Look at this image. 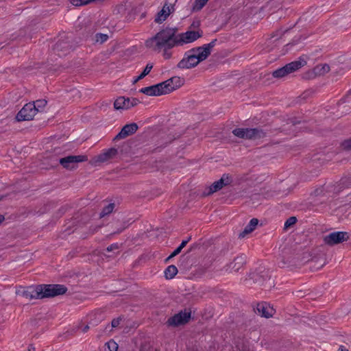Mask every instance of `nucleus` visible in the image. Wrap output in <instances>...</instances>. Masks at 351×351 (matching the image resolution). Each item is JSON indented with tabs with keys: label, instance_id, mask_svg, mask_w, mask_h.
<instances>
[{
	"label": "nucleus",
	"instance_id": "f257e3e1",
	"mask_svg": "<svg viewBox=\"0 0 351 351\" xmlns=\"http://www.w3.org/2000/svg\"><path fill=\"white\" fill-rule=\"evenodd\" d=\"M216 40H212L202 47L193 48L186 51L184 58L178 64V67L188 69L197 66L200 62L206 60L211 53L212 48L215 45Z\"/></svg>",
	"mask_w": 351,
	"mask_h": 351
},
{
	"label": "nucleus",
	"instance_id": "f03ea898",
	"mask_svg": "<svg viewBox=\"0 0 351 351\" xmlns=\"http://www.w3.org/2000/svg\"><path fill=\"white\" fill-rule=\"evenodd\" d=\"M176 31V28L162 29L154 37L146 40V47L156 51H160L162 48H173L174 46L178 45Z\"/></svg>",
	"mask_w": 351,
	"mask_h": 351
},
{
	"label": "nucleus",
	"instance_id": "7ed1b4c3",
	"mask_svg": "<svg viewBox=\"0 0 351 351\" xmlns=\"http://www.w3.org/2000/svg\"><path fill=\"white\" fill-rule=\"evenodd\" d=\"M234 135L246 139H260L265 136V133L258 128H236L232 131Z\"/></svg>",
	"mask_w": 351,
	"mask_h": 351
},
{
	"label": "nucleus",
	"instance_id": "20e7f679",
	"mask_svg": "<svg viewBox=\"0 0 351 351\" xmlns=\"http://www.w3.org/2000/svg\"><path fill=\"white\" fill-rule=\"evenodd\" d=\"M43 298L55 297L66 293L67 289L63 285H40Z\"/></svg>",
	"mask_w": 351,
	"mask_h": 351
},
{
	"label": "nucleus",
	"instance_id": "39448f33",
	"mask_svg": "<svg viewBox=\"0 0 351 351\" xmlns=\"http://www.w3.org/2000/svg\"><path fill=\"white\" fill-rule=\"evenodd\" d=\"M305 64L306 61L304 60L300 59L299 60L290 62L285 66L276 69L273 72L272 75L276 78L282 77L300 69Z\"/></svg>",
	"mask_w": 351,
	"mask_h": 351
},
{
	"label": "nucleus",
	"instance_id": "423d86ee",
	"mask_svg": "<svg viewBox=\"0 0 351 351\" xmlns=\"http://www.w3.org/2000/svg\"><path fill=\"white\" fill-rule=\"evenodd\" d=\"M202 35V32L199 30L187 31L184 33L177 34V45H183L184 44L191 43Z\"/></svg>",
	"mask_w": 351,
	"mask_h": 351
},
{
	"label": "nucleus",
	"instance_id": "0eeeda50",
	"mask_svg": "<svg viewBox=\"0 0 351 351\" xmlns=\"http://www.w3.org/2000/svg\"><path fill=\"white\" fill-rule=\"evenodd\" d=\"M88 160V157L84 155L68 156L60 159V165L66 169H74L79 162Z\"/></svg>",
	"mask_w": 351,
	"mask_h": 351
},
{
	"label": "nucleus",
	"instance_id": "6e6552de",
	"mask_svg": "<svg viewBox=\"0 0 351 351\" xmlns=\"http://www.w3.org/2000/svg\"><path fill=\"white\" fill-rule=\"evenodd\" d=\"M36 113L35 105L28 103L18 112L16 119L19 121H29L34 118Z\"/></svg>",
	"mask_w": 351,
	"mask_h": 351
},
{
	"label": "nucleus",
	"instance_id": "1a4fd4ad",
	"mask_svg": "<svg viewBox=\"0 0 351 351\" xmlns=\"http://www.w3.org/2000/svg\"><path fill=\"white\" fill-rule=\"evenodd\" d=\"M138 104V100L136 98L119 97L115 100L114 107L116 110H125L136 106Z\"/></svg>",
	"mask_w": 351,
	"mask_h": 351
},
{
	"label": "nucleus",
	"instance_id": "9d476101",
	"mask_svg": "<svg viewBox=\"0 0 351 351\" xmlns=\"http://www.w3.org/2000/svg\"><path fill=\"white\" fill-rule=\"evenodd\" d=\"M162 84L166 95L181 87L184 84V80L178 76H174L162 82Z\"/></svg>",
	"mask_w": 351,
	"mask_h": 351
},
{
	"label": "nucleus",
	"instance_id": "9b49d317",
	"mask_svg": "<svg viewBox=\"0 0 351 351\" xmlns=\"http://www.w3.org/2000/svg\"><path fill=\"white\" fill-rule=\"evenodd\" d=\"M348 239V233L346 232H334L326 235L324 241L325 243L332 245L347 241Z\"/></svg>",
	"mask_w": 351,
	"mask_h": 351
},
{
	"label": "nucleus",
	"instance_id": "f8f14e48",
	"mask_svg": "<svg viewBox=\"0 0 351 351\" xmlns=\"http://www.w3.org/2000/svg\"><path fill=\"white\" fill-rule=\"evenodd\" d=\"M140 92L149 96H160L165 95L162 82L156 85L142 88L140 90Z\"/></svg>",
	"mask_w": 351,
	"mask_h": 351
},
{
	"label": "nucleus",
	"instance_id": "ddd939ff",
	"mask_svg": "<svg viewBox=\"0 0 351 351\" xmlns=\"http://www.w3.org/2000/svg\"><path fill=\"white\" fill-rule=\"evenodd\" d=\"M191 317L189 312H180L168 319V324L171 326H178L187 322Z\"/></svg>",
	"mask_w": 351,
	"mask_h": 351
},
{
	"label": "nucleus",
	"instance_id": "4468645a",
	"mask_svg": "<svg viewBox=\"0 0 351 351\" xmlns=\"http://www.w3.org/2000/svg\"><path fill=\"white\" fill-rule=\"evenodd\" d=\"M174 11L173 5L165 3L162 10L157 14L155 18V22L161 23L165 21L167 16Z\"/></svg>",
	"mask_w": 351,
	"mask_h": 351
},
{
	"label": "nucleus",
	"instance_id": "2eb2a0df",
	"mask_svg": "<svg viewBox=\"0 0 351 351\" xmlns=\"http://www.w3.org/2000/svg\"><path fill=\"white\" fill-rule=\"evenodd\" d=\"M138 130V125L135 123H132L130 124H126L121 130L117 134L115 138L116 139H121L124 138L136 132Z\"/></svg>",
	"mask_w": 351,
	"mask_h": 351
},
{
	"label": "nucleus",
	"instance_id": "dca6fc26",
	"mask_svg": "<svg viewBox=\"0 0 351 351\" xmlns=\"http://www.w3.org/2000/svg\"><path fill=\"white\" fill-rule=\"evenodd\" d=\"M40 285L36 287H29L26 290H24L22 293V295L27 299H42L43 295L41 294Z\"/></svg>",
	"mask_w": 351,
	"mask_h": 351
},
{
	"label": "nucleus",
	"instance_id": "f3484780",
	"mask_svg": "<svg viewBox=\"0 0 351 351\" xmlns=\"http://www.w3.org/2000/svg\"><path fill=\"white\" fill-rule=\"evenodd\" d=\"M257 311L258 313L265 317L269 318L273 316L275 310L267 302H262L257 305Z\"/></svg>",
	"mask_w": 351,
	"mask_h": 351
},
{
	"label": "nucleus",
	"instance_id": "a211bd4d",
	"mask_svg": "<svg viewBox=\"0 0 351 351\" xmlns=\"http://www.w3.org/2000/svg\"><path fill=\"white\" fill-rule=\"evenodd\" d=\"M230 182V179L227 175H223V176L217 181L215 182L210 186L208 194L215 193L221 189L223 186L228 184Z\"/></svg>",
	"mask_w": 351,
	"mask_h": 351
},
{
	"label": "nucleus",
	"instance_id": "6ab92c4d",
	"mask_svg": "<svg viewBox=\"0 0 351 351\" xmlns=\"http://www.w3.org/2000/svg\"><path fill=\"white\" fill-rule=\"evenodd\" d=\"M246 257L245 255L238 256L232 263L228 265L227 270L230 271H238L245 263Z\"/></svg>",
	"mask_w": 351,
	"mask_h": 351
},
{
	"label": "nucleus",
	"instance_id": "aec40b11",
	"mask_svg": "<svg viewBox=\"0 0 351 351\" xmlns=\"http://www.w3.org/2000/svg\"><path fill=\"white\" fill-rule=\"evenodd\" d=\"M258 223V220L257 219H256V218L252 219L250 221L249 223L245 227L243 232H241L239 234V237L243 238L245 237V235L251 233L252 231L254 230V229L257 226Z\"/></svg>",
	"mask_w": 351,
	"mask_h": 351
},
{
	"label": "nucleus",
	"instance_id": "412c9836",
	"mask_svg": "<svg viewBox=\"0 0 351 351\" xmlns=\"http://www.w3.org/2000/svg\"><path fill=\"white\" fill-rule=\"evenodd\" d=\"M117 153V151L114 148H111L108 149L107 151L103 152L97 157V161L99 162H105L108 159L111 158L114 156H115Z\"/></svg>",
	"mask_w": 351,
	"mask_h": 351
},
{
	"label": "nucleus",
	"instance_id": "4be33fe9",
	"mask_svg": "<svg viewBox=\"0 0 351 351\" xmlns=\"http://www.w3.org/2000/svg\"><path fill=\"white\" fill-rule=\"evenodd\" d=\"M178 273V269L175 265H169L165 270V276L167 279H172Z\"/></svg>",
	"mask_w": 351,
	"mask_h": 351
},
{
	"label": "nucleus",
	"instance_id": "5701e85b",
	"mask_svg": "<svg viewBox=\"0 0 351 351\" xmlns=\"http://www.w3.org/2000/svg\"><path fill=\"white\" fill-rule=\"evenodd\" d=\"M47 101L45 99H38L34 101L32 104L35 105V110L36 112H41L44 110L47 105Z\"/></svg>",
	"mask_w": 351,
	"mask_h": 351
},
{
	"label": "nucleus",
	"instance_id": "b1692460",
	"mask_svg": "<svg viewBox=\"0 0 351 351\" xmlns=\"http://www.w3.org/2000/svg\"><path fill=\"white\" fill-rule=\"evenodd\" d=\"M114 208V204L111 203L108 204L106 207H104L100 213V216L101 217L111 213Z\"/></svg>",
	"mask_w": 351,
	"mask_h": 351
},
{
	"label": "nucleus",
	"instance_id": "393cba45",
	"mask_svg": "<svg viewBox=\"0 0 351 351\" xmlns=\"http://www.w3.org/2000/svg\"><path fill=\"white\" fill-rule=\"evenodd\" d=\"M208 0H195L193 8L197 10H201Z\"/></svg>",
	"mask_w": 351,
	"mask_h": 351
},
{
	"label": "nucleus",
	"instance_id": "a878e982",
	"mask_svg": "<svg viewBox=\"0 0 351 351\" xmlns=\"http://www.w3.org/2000/svg\"><path fill=\"white\" fill-rule=\"evenodd\" d=\"M108 38V36L107 34L99 33L95 35V40L97 42H99L100 43L106 42Z\"/></svg>",
	"mask_w": 351,
	"mask_h": 351
},
{
	"label": "nucleus",
	"instance_id": "bb28decb",
	"mask_svg": "<svg viewBox=\"0 0 351 351\" xmlns=\"http://www.w3.org/2000/svg\"><path fill=\"white\" fill-rule=\"evenodd\" d=\"M106 346L109 350V351H117L118 350V344L113 340H110L106 343Z\"/></svg>",
	"mask_w": 351,
	"mask_h": 351
},
{
	"label": "nucleus",
	"instance_id": "cd10ccee",
	"mask_svg": "<svg viewBox=\"0 0 351 351\" xmlns=\"http://www.w3.org/2000/svg\"><path fill=\"white\" fill-rule=\"evenodd\" d=\"M70 2L75 6H81L88 3L87 0H70Z\"/></svg>",
	"mask_w": 351,
	"mask_h": 351
},
{
	"label": "nucleus",
	"instance_id": "c85d7f7f",
	"mask_svg": "<svg viewBox=\"0 0 351 351\" xmlns=\"http://www.w3.org/2000/svg\"><path fill=\"white\" fill-rule=\"evenodd\" d=\"M297 221L296 217H289L285 223V227L288 228L293 224L295 223Z\"/></svg>",
	"mask_w": 351,
	"mask_h": 351
},
{
	"label": "nucleus",
	"instance_id": "c756f323",
	"mask_svg": "<svg viewBox=\"0 0 351 351\" xmlns=\"http://www.w3.org/2000/svg\"><path fill=\"white\" fill-rule=\"evenodd\" d=\"M181 249L178 247L167 258V259L165 260L166 262L169 261L171 258H172L173 257L177 256L178 254L180 253L181 252Z\"/></svg>",
	"mask_w": 351,
	"mask_h": 351
},
{
	"label": "nucleus",
	"instance_id": "7c9ffc66",
	"mask_svg": "<svg viewBox=\"0 0 351 351\" xmlns=\"http://www.w3.org/2000/svg\"><path fill=\"white\" fill-rule=\"evenodd\" d=\"M152 68H153V64L151 63H148L142 72L143 75L146 76L147 75H148L149 73V72L151 71V70L152 69Z\"/></svg>",
	"mask_w": 351,
	"mask_h": 351
},
{
	"label": "nucleus",
	"instance_id": "2f4dec72",
	"mask_svg": "<svg viewBox=\"0 0 351 351\" xmlns=\"http://www.w3.org/2000/svg\"><path fill=\"white\" fill-rule=\"evenodd\" d=\"M344 149L351 150V138L344 141L342 143Z\"/></svg>",
	"mask_w": 351,
	"mask_h": 351
},
{
	"label": "nucleus",
	"instance_id": "473e14b6",
	"mask_svg": "<svg viewBox=\"0 0 351 351\" xmlns=\"http://www.w3.org/2000/svg\"><path fill=\"white\" fill-rule=\"evenodd\" d=\"M162 49L164 50L163 57L165 59H169L171 56V53L169 51L170 49L162 48Z\"/></svg>",
	"mask_w": 351,
	"mask_h": 351
},
{
	"label": "nucleus",
	"instance_id": "72a5a7b5",
	"mask_svg": "<svg viewBox=\"0 0 351 351\" xmlns=\"http://www.w3.org/2000/svg\"><path fill=\"white\" fill-rule=\"evenodd\" d=\"M118 249H119V244L113 243V244H111L110 245H109L106 250L108 252H112L114 250H118Z\"/></svg>",
	"mask_w": 351,
	"mask_h": 351
},
{
	"label": "nucleus",
	"instance_id": "f704fd0d",
	"mask_svg": "<svg viewBox=\"0 0 351 351\" xmlns=\"http://www.w3.org/2000/svg\"><path fill=\"white\" fill-rule=\"evenodd\" d=\"M120 321L121 319L117 318V319H114L112 322H111V326L112 328H116L117 327L119 324H120Z\"/></svg>",
	"mask_w": 351,
	"mask_h": 351
},
{
	"label": "nucleus",
	"instance_id": "c9c22d12",
	"mask_svg": "<svg viewBox=\"0 0 351 351\" xmlns=\"http://www.w3.org/2000/svg\"><path fill=\"white\" fill-rule=\"evenodd\" d=\"M329 69H330L329 66L327 64H324V65L322 66V73L329 71Z\"/></svg>",
	"mask_w": 351,
	"mask_h": 351
},
{
	"label": "nucleus",
	"instance_id": "e433bc0d",
	"mask_svg": "<svg viewBox=\"0 0 351 351\" xmlns=\"http://www.w3.org/2000/svg\"><path fill=\"white\" fill-rule=\"evenodd\" d=\"M145 77V75H143V74L141 73L138 76H137L136 78L134 79V83L137 82L138 81L142 80Z\"/></svg>",
	"mask_w": 351,
	"mask_h": 351
},
{
	"label": "nucleus",
	"instance_id": "4c0bfd02",
	"mask_svg": "<svg viewBox=\"0 0 351 351\" xmlns=\"http://www.w3.org/2000/svg\"><path fill=\"white\" fill-rule=\"evenodd\" d=\"M187 244V241H182L180 245L178 246L181 250H182L186 245Z\"/></svg>",
	"mask_w": 351,
	"mask_h": 351
},
{
	"label": "nucleus",
	"instance_id": "58836bf2",
	"mask_svg": "<svg viewBox=\"0 0 351 351\" xmlns=\"http://www.w3.org/2000/svg\"><path fill=\"white\" fill-rule=\"evenodd\" d=\"M339 351H349L347 348H346L343 346H340L339 348Z\"/></svg>",
	"mask_w": 351,
	"mask_h": 351
},
{
	"label": "nucleus",
	"instance_id": "ea45409f",
	"mask_svg": "<svg viewBox=\"0 0 351 351\" xmlns=\"http://www.w3.org/2000/svg\"><path fill=\"white\" fill-rule=\"evenodd\" d=\"M198 25H199V22H198V21H197V22H193V23H192V26H193V27H197Z\"/></svg>",
	"mask_w": 351,
	"mask_h": 351
},
{
	"label": "nucleus",
	"instance_id": "a19ab883",
	"mask_svg": "<svg viewBox=\"0 0 351 351\" xmlns=\"http://www.w3.org/2000/svg\"><path fill=\"white\" fill-rule=\"evenodd\" d=\"M28 350L29 351H35V348L33 346H29Z\"/></svg>",
	"mask_w": 351,
	"mask_h": 351
},
{
	"label": "nucleus",
	"instance_id": "79ce46f5",
	"mask_svg": "<svg viewBox=\"0 0 351 351\" xmlns=\"http://www.w3.org/2000/svg\"><path fill=\"white\" fill-rule=\"evenodd\" d=\"M3 220H4V217L3 215H0V223L1 222H3Z\"/></svg>",
	"mask_w": 351,
	"mask_h": 351
},
{
	"label": "nucleus",
	"instance_id": "37998d69",
	"mask_svg": "<svg viewBox=\"0 0 351 351\" xmlns=\"http://www.w3.org/2000/svg\"><path fill=\"white\" fill-rule=\"evenodd\" d=\"M191 237H189L187 239H186L184 241H187V243L191 240Z\"/></svg>",
	"mask_w": 351,
	"mask_h": 351
},
{
	"label": "nucleus",
	"instance_id": "c03bdc74",
	"mask_svg": "<svg viewBox=\"0 0 351 351\" xmlns=\"http://www.w3.org/2000/svg\"><path fill=\"white\" fill-rule=\"evenodd\" d=\"M88 328V326H86L85 327V328L84 329V331H86Z\"/></svg>",
	"mask_w": 351,
	"mask_h": 351
},
{
	"label": "nucleus",
	"instance_id": "a18cd8bd",
	"mask_svg": "<svg viewBox=\"0 0 351 351\" xmlns=\"http://www.w3.org/2000/svg\"><path fill=\"white\" fill-rule=\"evenodd\" d=\"M237 348L239 350L241 349V348H240L239 346H237Z\"/></svg>",
	"mask_w": 351,
	"mask_h": 351
},
{
	"label": "nucleus",
	"instance_id": "49530a36",
	"mask_svg": "<svg viewBox=\"0 0 351 351\" xmlns=\"http://www.w3.org/2000/svg\"><path fill=\"white\" fill-rule=\"evenodd\" d=\"M1 198H2V197H1V196H0V200L1 199Z\"/></svg>",
	"mask_w": 351,
	"mask_h": 351
}]
</instances>
